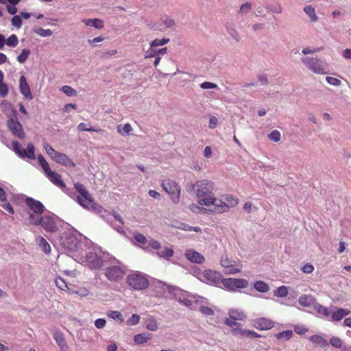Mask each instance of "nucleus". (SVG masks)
Segmentation results:
<instances>
[{"label":"nucleus","mask_w":351,"mask_h":351,"mask_svg":"<svg viewBox=\"0 0 351 351\" xmlns=\"http://www.w3.org/2000/svg\"><path fill=\"white\" fill-rule=\"evenodd\" d=\"M304 11L309 16L311 21L315 22L318 20V17L315 14V9L312 5L306 6L304 8Z\"/></svg>","instance_id":"7c9ffc66"},{"label":"nucleus","mask_w":351,"mask_h":351,"mask_svg":"<svg viewBox=\"0 0 351 351\" xmlns=\"http://www.w3.org/2000/svg\"><path fill=\"white\" fill-rule=\"evenodd\" d=\"M217 86L216 84L209 82H204L200 84V87L203 89L215 88Z\"/></svg>","instance_id":"0e129e2a"},{"label":"nucleus","mask_w":351,"mask_h":351,"mask_svg":"<svg viewBox=\"0 0 351 351\" xmlns=\"http://www.w3.org/2000/svg\"><path fill=\"white\" fill-rule=\"evenodd\" d=\"M36 33L43 37L50 36L53 34L51 29H45L43 28H38L37 30H36Z\"/></svg>","instance_id":"864d4df0"},{"label":"nucleus","mask_w":351,"mask_h":351,"mask_svg":"<svg viewBox=\"0 0 351 351\" xmlns=\"http://www.w3.org/2000/svg\"><path fill=\"white\" fill-rule=\"evenodd\" d=\"M94 258V262L91 265V267L93 268H98L100 267L101 265V260L100 258H99L97 255H94L91 256Z\"/></svg>","instance_id":"69168bd1"},{"label":"nucleus","mask_w":351,"mask_h":351,"mask_svg":"<svg viewBox=\"0 0 351 351\" xmlns=\"http://www.w3.org/2000/svg\"><path fill=\"white\" fill-rule=\"evenodd\" d=\"M12 147H13V150L14 152L19 156L21 158V152H22V150L21 149V145H20V143L17 141H13L12 143Z\"/></svg>","instance_id":"052dcab7"},{"label":"nucleus","mask_w":351,"mask_h":351,"mask_svg":"<svg viewBox=\"0 0 351 351\" xmlns=\"http://www.w3.org/2000/svg\"><path fill=\"white\" fill-rule=\"evenodd\" d=\"M53 160L64 166H66L70 163L74 165L66 154L60 152L57 153L56 156H53Z\"/></svg>","instance_id":"412c9836"},{"label":"nucleus","mask_w":351,"mask_h":351,"mask_svg":"<svg viewBox=\"0 0 351 351\" xmlns=\"http://www.w3.org/2000/svg\"><path fill=\"white\" fill-rule=\"evenodd\" d=\"M220 263L226 274H234L241 271V264L239 261L229 259L227 256H222Z\"/></svg>","instance_id":"0eeeda50"},{"label":"nucleus","mask_w":351,"mask_h":351,"mask_svg":"<svg viewBox=\"0 0 351 351\" xmlns=\"http://www.w3.org/2000/svg\"><path fill=\"white\" fill-rule=\"evenodd\" d=\"M309 340L317 345H321L322 346H326L328 345V341L324 339L321 335H312L309 337Z\"/></svg>","instance_id":"c85d7f7f"},{"label":"nucleus","mask_w":351,"mask_h":351,"mask_svg":"<svg viewBox=\"0 0 351 351\" xmlns=\"http://www.w3.org/2000/svg\"><path fill=\"white\" fill-rule=\"evenodd\" d=\"M40 215L36 214L34 212L30 213L29 214V223L34 226L39 225L40 223V218H41V217H40Z\"/></svg>","instance_id":"e433bc0d"},{"label":"nucleus","mask_w":351,"mask_h":351,"mask_svg":"<svg viewBox=\"0 0 351 351\" xmlns=\"http://www.w3.org/2000/svg\"><path fill=\"white\" fill-rule=\"evenodd\" d=\"M38 160L39 165H40L43 170L44 171L46 176H49L51 172H53V171H51V169L49 167V163L47 162V160H45V158H44V156L43 155L40 154L38 156Z\"/></svg>","instance_id":"393cba45"},{"label":"nucleus","mask_w":351,"mask_h":351,"mask_svg":"<svg viewBox=\"0 0 351 351\" xmlns=\"http://www.w3.org/2000/svg\"><path fill=\"white\" fill-rule=\"evenodd\" d=\"M167 48L164 47L158 50L154 49H149L147 51V57L154 58V57H160V56H162L167 53Z\"/></svg>","instance_id":"c756f323"},{"label":"nucleus","mask_w":351,"mask_h":351,"mask_svg":"<svg viewBox=\"0 0 351 351\" xmlns=\"http://www.w3.org/2000/svg\"><path fill=\"white\" fill-rule=\"evenodd\" d=\"M128 284L136 290L145 289L149 285L148 280L141 274L133 273L127 277Z\"/></svg>","instance_id":"39448f33"},{"label":"nucleus","mask_w":351,"mask_h":351,"mask_svg":"<svg viewBox=\"0 0 351 351\" xmlns=\"http://www.w3.org/2000/svg\"><path fill=\"white\" fill-rule=\"evenodd\" d=\"M61 90L64 93H65L68 96L75 95L77 93L76 90L74 88L67 85L63 86Z\"/></svg>","instance_id":"3c124183"},{"label":"nucleus","mask_w":351,"mask_h":351,"mask_svg":"<svg viewBox=\"0 0 351 351\" xmlns=\"http://www.w3.org/2000/svg\"><path fill=\"white\" fill-rule=\"evenodd\" d=\"M107 315L113 319H117V320H119L121 322H122L123 320V317H122V315L121 313L119 312V311H109L108 313H107Z\"/></svg>","instance_id":"49530a36"},{"label":"nucleus","mask_w":351,"mask_h":351,"mask_svg":"<svg viewBox=\"0 0 351 351\" xmlns=\"http://www.w3.org/2000/svg\"><path fill=\"white\" fill-rule=\"evenodd\" d=\"M293 336V332L292 330H284L281 332H278L275 335V337L278 339L281 340H289Z\"/></svg>","instance_id":"c9c22d12"},{"label":"nucleus","mask_w":351,"mask_h":351,"mask_svg":"<svg viewBox=\"0 0 351 351\" xmlns=\"http://www.w3.org/2000/svg\"><path fill=\"white\" fill-rule=\"evenodd\" d=\"M225 200L226 202V204L229 206V208L235 207L239 204V199L232 195H226L225 197Z\"/></svg>","instance_id":"ea45409f"},{"label":"nucleus","mask_w":351,"mask_h":351,"mask_svg":"<svg viewBox=\"0 0 351 351\" xmlns=\"http://www.w3.org/2000/svg\"><path fill=\"white\" fill-rule=\"evenodd\" d=\"M350 313V311L342 308H338L337 311H333L331 314V320L332 322L340 321L346 315Z\"/></svg>","instance_id":"6ab92c4d"},{"label":"nucleus","mask_w":351,"mask_h":351,"mask_svg":"<svg viewBox=\"0 0 351 351\" xmlns=\"http://www.w3.org/2000/svg\"><path fill=\"white\" fill-rule=\"evenodd\" d=\"M125 271L120 265H112L108 267L105 269V276L110 281L121 280L125 276Z\"/></svg>","instance_id":"1a4fd4ad"},{"label":"nucleus","mask_w":351,"mask_h":351,"mask_svg":"<svg viewBox=\"0 0 351 351\" xmlns=\"http://www.w3.org/2000/svg\"><path fill=\"white\" fill-rule=\"evenodd\" d=\"M173 250L171 248L166 247L159 252H157L158 256L161 258H164L165 259H169L173 255Z\"/></svg>","instance_id":"72a5a7b5"},{"label":"nucleus","mask_w":351,"mask_h":351,"mask_svg":"<svg viewBox=\"0 0 351 351\" xmlns=\"http://www.w3.org/2000/svg\"><path fill=\"white\" fill-rule=\"evenodd\" d=\"M254 326L258 330H269L274 326V323L272 320L266 317H259L253 321Z\"/></svg>","instance_id":"ddd939ff"},{"label":"nucleus","mask_w":351,"mask_h":351,"mask_svg":"<svg viewBox=\"0 0 351 351\" xmlns=\"http://www.w3.org/2000/svg\"><path fill=\"white\" fill-rule=\"evenodd\" d=\"M191 189L195 190L199 204L209 206L216 202V198L213 193L214 184L210 180H202L197 181L195 184H191Z\"/></svg>","instance_id":"f257e3e1"},{"label":"nucleus","mask_w":351,"mask_h":351,"mask_svg":"<svg viewBox=\"0 0 351 351\" xmlns=\"http://www.w3.org/2000/svg\"><path fill=\"white\" fill-rule=\"evenodd\" d=\"M185 256L189 261L197 264H202L205 261L202 254L191 249L186 250Z\"/></svg>","instance_id":"dca6fc26"},{"label":"nucleus","mask_w":351,"mask_h":351,"mask_svg":"<svg viewBox=\"0 0 351 351\" xmlns=\"http://www.w3.org/2000/svg\"><path fill=\"white\" fill-rule=\"evenodd\" d=\"M26 205L35 213L41 215L43 213L45 206L43 204L32 197H27L25 199Z\"/></svg>","instance_id":"4468645a"},{"label":"nucleus","mask_w":351,"mask_h":351,"mask_svg":"<svg viewBox=\"0 0 351 351\" xmlns=\"http://www.w3.org/2000/svg\"><path fill=\"white\" fill-rule=\"evenodd\" d=\"M6 45L9 47H16L19 43L18 37L15 34H12L6 40Z\"/></svg>","instance_id":"a18cd8bd"},{"label":"nucleus","mask_w":351,"mask_h":351,"mask_svg":"<svg viewBox=\"0 0 351 351\" xmlns=\"http://www.w3.org/2000/svg\"><path fill=\"white\" fill-rule=\"evenodd\" d=\"M84 24L87 26H93L96 29H102L104 27V22L99 19H84Z\"/></svg>","instance_id":"b1692460"},{"label":"nucleus","mask_w":351,"mask_h":351,"mask_svg":"<svg viewBox=\"0 0 351 351\" xmlns=\"http://www.w3.org/2000/svg\"><path fill=\"white\" fill-rule=\"evenodd\" d=\"M234 335H240L243 337H251L254 338L261 337V335L256 332L250 330H243L241 328H234Z\"/></svg>","instance_id":"5701e85b"},{"label":"nucleus","mask_w":351,"mask_h":351,"mask_svg":"<svg viewBox=\"0 0 351 351\" xmlns=\"http://www.w3.org/2000/svg\"><path fill=\"white\" fill-rule=\"evenodd\" d=\"M146 328L151 331H155L158 328V324L154 317H149L146 321Z\"/></svg>","instance_id":"4c0bfd02"},{"label":"nucleus","mask_w":351,"mask_h":351,"mask_svg":"<svg viewBox=\"0 0 351 351\" xmlns=\"http://www.w3.org/2000/svg\"><path fill=\"white\" fill-rule=\"evenodd\" d=\"M39 225H40L47 232H53L58 229L55 219L49 215L42 216Z\"/></svg>","instance_id":"f8f14e48"},{"label":"nucleus","mask_w":351,"mask_h":351,"mask_svg":"<svg viewBox=\"0 0 351 351\" xmlns=\"http://www.w3.org/2000/svg\"><path fill=\"white\" fill-rule=\"evenodd\" d=\"M106 320L104 319H97L95 322V325L97 328H103L106 325Z\"/></svg>","instance_id":"774afa93"},{"label":"nucleus","mask_w":351,"mask_h":351,"mask_svg":"<svg viewBox=\"0 0 351 351\" xmlns=\"http://www.w3.org/2000/svg\"><path fill=\"white\" fill-rule=\"evenodd\" d=\"M47 177L53 184L56 185L57 186L62 189L66 188L65 183L62 179V176L58 173L55 171L51 172L49 176H47Z\"/></svg>","instance_id":"a211bd4d"},{"label":"nucleus","mask_w":351,"mask_h":351,"mask_svg":"<svg viewBox=\"0 0 351 351\" xmlns=\"http://www.w3.org/2000/svg\"><path fill=\"white\" fill-rule=\"evenodd\" d=\"M229 317L226 318L224 324L233 328V333L234 334V328H241V324L237 323V321H243L246 318L245 313L239 309H230L228 311Z\"/></svg>","instance_id":"20e7f679"},{"label":"nucleus","mask_w":351,"mask_h":351,"mask_svg":"<svg viewBox=\"0 0 351 351\" xmlns=\"http://www.w3.org/2000/svg\"><path fill=\"white\" fill-rule=\"evenodd\" d=\"M201 280L208 284L215 285L221 280V274L210 269L205 270L201 274Z\"/></svg>","instance_id":"9b49d317"},{"label":"nucleus","mask_w":351,"mask_h":351,"mask_svg":"<svg viewBox=\"0 0 351 351\" xmlns=\"http://www.w3.org/2000/svg\"><path fill=\"white\" fill-rule=\"evenodd\" d=\"M30 55V51L27 49H23L19 56L17 57V60L20 63H24Z\"/></svg>","instance_id":"79ce46f5"},{"label":"nucleus","mask_w":351,"mask_h":351,"mask_svg":"<svg viewBox=\"0 0 351 351\" xmlns=\"http://www.w3.org/2000/svg\"><path fill=\"white\" fill-rule=\"evenodd\" d=\"M330 343L335 348H340L342 347V341L336 337H332L330 340Z\"/></svg>","instance_id":"5fc2aeb1"},{"label":"nucleus","mask_w":351,"mask_h":351,"mask_svg":"<svg viewBox=\"0 0 351 351\" xmlns=\"http://www.w3.org/2000/svg\"><path fill=\"white\" fill-rule=\"evenodd\" d=\"M12 25L17 28H20L22 25V20L21 16H14L11 20Z\"/></svg>","instance_id":"4d7b16f0"},{"label":"nucleus","mask_w":351,"mask_h":351,"mask_svg":"<svg viewBox=\"0 0 351 351\" xmlns=\"http://www.w3.org/2000/svg\"><path fill=\"white\" fill-rule=\"evenodd\" d=\"M252 9V5L251 3H244L243 4L241 8H240V10H239V12L243 14V13H247L250 10Z\"/></svg>","instance_id":"338daca9"},{"label":"nucleus","mask_w":351,"mask_h":351,"mask_svg":"<svg viewBox=\"0 0 351 351\" xmlns=\"http://www.w3.org/2000/svg\"><path fill=\"white\" fill-rule=\"evenodd\" d=\"M117 129L118 133H119L121 135H123L125 134H128L132 130V128L130 123H125L123 125L120 124L117 125Z\"/></svg>","instance_id":"473e14b6"},{"label":"nucleus","mask_w":351,"mask_h":351,"mask_svg":"<svg viewBox=\"0 0 351 351\" xmlns=\"http://www.w3.org/2000/svg\"><path fill=\"white\" fill-rule=\"evenodd\" d=\"M44 147L45 149L47 154L52 159H53V156H56V154L58 153V152L55 150L48 143H45Z\"/></svg>","instance_id":"8fccbe9b"},{"label":"nucleus","mask_w":351,"mask_h":351,"mask_svg":"<svg viewBox=\"0 0 351 351\" xmlns=\"http://www.w3.org/2000/svg\"><path fill=\"white\" fill-rule=\"evenodd\" d=\"M326 81L328 84L333 86H339L341 84V81L334 77H326Z\"/></svg>","instance_id":"e2e57ef3"},{"label":"nucleus","mask_w":351,"mask_h":351,"mask_svg":"<svg viewBox=\"0 0 351 351\" xmlns=\"http://www.w3.org/2000/svg\"><path fill=\"white\" fill-rule=\"evenodd\" d=\"M53 338L56 340L61 351H67V343L65 341L63 334L60 330H56V332H54Z\"/></svg>","instance_id":"f3484780"},{"label":"nucleus","mask_w":351,"mask_h":351,"mask_svg":"<svg viewBox=\"0 0 351 351\" xmlns=\"http://www.w3.org/2000/svg\"><path fill=\"white\" fill-rule=\"evenodd\" d=\"M199 311L202 313L206 315H213L214 314L213 310L206 306H202L199 308Z\"/></svg>","instance_id":"680f3d73"},{"label":"nucleus","mask_w":351,"mask_h":351,"mask_svg":"<svg viewBox=\"0 0 351 351\" xmlns=\"http://www.w3.org/2000/svg\"><path fill=\"white\" fill-rule=\"evenodd\" d=\"M298 302L303 306H310L315 302V299L311 295H302L298 299Z\"/></svg>","instance_id":"4be33fe9"},{"label":"nucleus","mask_w":351,"mask_h":351,"mask_svg":"<svg viewBox=\"0 0 351 351\" xmlns=\"http://www.w3.org/2000/svg\"><path fill=\"white\" fill-rule=\"evenodd\" d=\"M254 287L261 293H267L269 291V285L262 280L256 281L254 284Z\"/></svg>","instance_id":"cd10ccee"},{"label":"nucleus","mask_w":351,"mask_h":351,"mask_svg":"<svg viewBox=\"0 0 351 351\" xmlns=\"http://www.w3.org/2000/svg\"><path fill=\"white\" fill-rule=\"evenodd\" d=\"M161 186L164 191L170 195L174 204H178L180 202L181 188L176 181L167 179L162 182Z\"/></svg>","instance_id":"f03ea898"},{"label":"nucleus","mask_w":351,"mask_h":351,"mask_svg":"<svg viewBox=\"0 0 351 351\" xmlns=\"http://www.w3.org/2000/svg\"><path fill=\"white\" fill-rule=\"evenodd\" d=\"M8 126L13 135L21 139L25 138V132L22 125L17 119H10L8 121Z\"/></svg>","instance_id":"9d476101"},{"label":"nucleus","mask_w":351,"mask_h":351,"mask_svg":"<svg viewBox=\"0 0 351 351\" xmlns=\"http://www.w3.org/2000/svg\"><path fill=\"white\" fill-rule=\"evenodd\" d=\"M268 138L271 141H274V142H278L280 141V138H281V134L280 132L277 130H272L269 134H268Z\"/></svg>","instance_id":"37998d69"},{"label":"nucleus","mask_w":351,"mask_h":351,"mask_svg":"<svg viewBox=\"0 0 351 351\" xmlns=\"http://www.w3.org/2000/svg\"><path fill=\"white\" fill-rule=\"evenodd\" d=\"M34 146L32 143H28L27 149H24L21 152V158H28L29 159H34L35 158L34 154Z\"/></svg>","instance_id":"a878e982"},{"label":"nucleus","mask_w":351,"mask_h":351,"mask_svg":"<svg viewBox=\"0 0 351 351\" xmlns=\"http://www.w3.org/2000/svg\"><path fill=\"white\" fill-rule=\"evenodd\" d=\"M8 93V86L3 82H0V96L5 97Z\"/></svg>","instance_id":"bf43d9fd"},{"label":"nucleus","mask_w":351,"mask_h":351,"mask_svg":"<svg viewBox=\"0 0 351 351\" xmlns=\"http://www.w3.org/2000/svg\"><path fill=\"white\" fill-rule=\"evenodd\" d=\"M162 23L166 26V27H172L175 25L174 21L168 16H166L163 19H162Z\"/></svg>","instance_id":"13d9d810"},{"label":"nucleus","mask_w":351,"mask_h":351,"mask_svg":"<svg viewBox=\"0 0 351 351\" xmlns=\"http://www.w3.org/2000/svg\"><path fill=\"white\" fill-rule=\"evenodd\" d=\"M302 61L311 71L315 73H327L325 71L324 66L322 64L321 61L317 58L305 57L302 59Z\"/></svg>","instance_id":"6e6552de"},{"label":"nucleus","mask_w":351,"mask_h":351,"mask_svg":"<svg viewBox=\"0 0 351 351\" xmlns=\"http://www.w3.org/2000/svg\"><path fill=\"white\" fill-rule=\"evenodd\" d=\"M152 337L149 333H141L136 335L134 337V341L136 344H143L146 343Z\"/></svg>","instance_id":"bb28decb"},{"label":"nucleus","mask_w":351,"mask_h":351,"mask_svg":"<svg viewBox=\"0 0 351 351\" xmlns=\"http://www.w3.org/2000/svg\"><path fill=\"white\" fill-rule=\"evenodd\" d=\"M19 90L23 97L29 100L33 99L29 86L27 82V80L24 75H21L19 80Z\"/></svg>","instance_id":"2eb2a0df"},{"label":"nucleus","mask_w":351,"mask_h":351,"mask_svg":"<svg viewBox=\"0 0 351 351\" xmlns=\"http://www.w3.org/2000/svg\"><path fill=\"white\" fill-rule=\"evenodd\" d=\"M55 282L58 288H59L60 290L64 291L69 290V287L63 278L58 277L56 278Z\"/></svg>","instance_id":"58836bf2"},{"label":"nucleus","mask_w":351,"mask_h":351,"mask_svg":"<svg viewBox=\"0 0 351 351\" xmlns=\"http://www.w3.org/2000/svg\"><path fill=\"white\" fill-rule=\"evenodd\" d=\"M134 239L137 243L141 245H145L147 242V238L143 234L139 232L134 233Z\"/></svg>","instance_id":"09e8293b"},{"label":"nucleus","mask_w":351,"mask_h":351,"mask_svg":"<svg viewBox=\"0 0 351 351\" xmlns=\"http://www.w3.org/2000/svg\"><path fill=\"white\" fill-rule=\"evenodd\" d=\"M38 245L45 253H49L51 250V247L49 243L42 237L38 238Z\"/></svg>","instance_id":"f704fd0d"},{"label":"nucleus","mask_w":351,"mask_h":351,"mask_svg":"<svg viewBox=\"0 0 351 351\" xmlns=\"http://www.w3.org/2000/svg\"><path fill=\"white\" fill-rule=\"evenodd\" d=\"M288 294V291L286 287L281 286L278 287L276 290L274 291V295L278 297V298H284L286 297Z\"/></svg>","instance_id":"c03bdc74"},{"label":"nucleus","mask_w":351,"mask_h":351,"mask_svg":"<svg viewBox=\"0 0 351 351\" xmlns=\"http://www.w3.org/2000/svg\"><path fill=\"white\" fill-rule=\"evenodd\" d=\"M140 321V316L137 314H133L128 320L127 324L130 326L137 324Z\"/></svg>","instance_id":"6e6d98bb"},{"label":"nucleus","mask_w":351,"mask_h":351,"mask_svg":"<svg viewBox=\"0 0 351 351\" xmlns=\"http://www.w3.org/2000/svg\"><path fill=\"white\" fill-rule=\"evenodd\" d=\"M169 41V38L155 39L150 43V49H154L155 47L162 46Z\"/></svg>","instance_id":"a19ab883"},{"label":"nucleus","mask_w":351,"mask_h":351,"mask_svg":"<svg viewBox=\"0 0 351 351\" xmlns=\"http://www.w3.org/2000/svg\"><path fill=\"white\" fill-rule=\"evenodd\" d=\"M77 201L81 206L86 209H91L98 213H106V210L95 202L93 197L88 192L87 195L77 196Z\"/></svg>","instance_id":"7ed1b4c3"},{"label":"nucleus","mask_w":351,"mask_h":351,"mask_svg":"<svg viewBox=\"0 0 351 351\" xmlns=\"http://www.w3.org/2000/svg\"><path fill=\"white\" fill-rule=\"evenodd\" d=\"M221 283L226 289L230 291L247 288L249 285L248 281L244 278H227L223 279Z\"/></svg>","instance_id":"423d86ee"},{"label":"nucleus","mask_w":351,"mask_h":351,"mask_svg":"<svg viewBox=\"0 0 351 351\" xmlns=\"http://www.w3.org/2000/svg\"><path fill=\"white\" fill-rule=\"evenodd\" d=\"M75 190L78 192L79 195L77 196H82L84 195H87L88 192L84 184L80 182H77L74 184Z\"/></svg>","instance_id":"de8ad7c7"},{"label":"nucleus","mask_w":351,"mask_h":351,"mask_svg":"<svg viewBox=\"0 0 351 351\" xmlns=\"http://www.w3.org/2000/svg\"><path fill=\"white\" fill-rule=\"evenodd\" d=\"M77 129L80 131H88V132H96L98 133H101L104 132L102 129H94L92 126L88 124L81 123L78 125Z\"/></svg>","instance_id":"2f4dec72"},{"label":"nucleus","mask_w":351,"mask_h":351,"mask_svg":"<svg viewBox=\"0 0 351 351\" xmlns=\"http://www.w3.org/2000/svg\"><path fill=\"white\" fill-rule=\"evenodd\" d=\"M315 310L317 311V313L322 314L324 316L328 317L330 315V311H329L328 308L323 305L317 304L315 306Z\"/></svg>","instance_id":"603ef678"},{"label":"nucleus","mask_w":351,"mask_h":351,"mask_svg":"<svg viewBox=\"0 0 351 351\" xmlns=\"http://www.w3.org/2000/svg\"><path fill=\"white\" fill-rule=\"evenodd\" d=\"M211 205L214 206V208L211 210L214 213H227L229 211V206L226 204V202H222L221 200L217 201L212 204Z\"/></svg>","instance_id":"aec40b11"}]
</instances>
